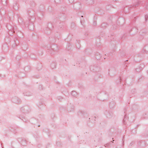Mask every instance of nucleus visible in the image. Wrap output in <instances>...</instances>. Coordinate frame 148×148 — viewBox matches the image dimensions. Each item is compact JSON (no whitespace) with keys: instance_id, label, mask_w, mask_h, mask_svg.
Masks as SVG:
<instances>
[{"instance_id":"nucleus-1","label":"nucleus","mask_w":148,"mask_h":148,"mask_svg":"<svg viewBox=\"0 0 148 148\" xmlns=\"http://www.w3.org/2000/svg\"><path fill=\"white\" fill-rule=\"evenodd\" d=\"M73 92V93H75V92H74H74Z\"/></svg>"},{"instance_id":"nucleus-2","label":"nucleus","mask_w":148,"mask_h":148,"mask_svg":"<svg viewBox=\"0 0 148 148\" xmlns=\"http://www.w3.org/2000/svg\"><path fill=\"white\" fill-rule=\"evenodd\" d=\"M115 1V0H114Z\"/></svg>"}]
</instances>
